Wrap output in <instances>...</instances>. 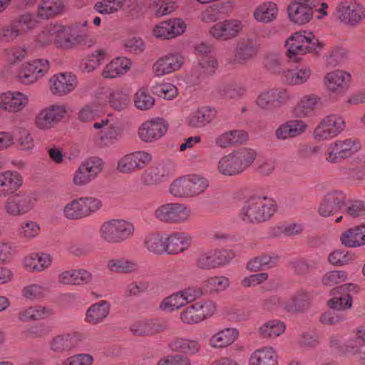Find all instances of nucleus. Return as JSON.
I'll return each mask as SVG.
<instances>
[{"label":"nucleus","mask_w":365,"mask_h":365,"mask_svg":"<svg viewBox=\"0 0 365 365\" xmlns=\"http://www.w3.org/2000/svg\"><path fill=\"white\" fill-rule=\"evenodd\" d=\"M257 153L255 150L242 147L222 156L217 162V168L224 176H237L245 172L255 161Z\"/></svg>","instance_id":"nucleus-1"},{"label":"nucleus","mask_w":365,"mask_h":365,"mask_svg":"<svg viewBox=\"0 0 365 365\" xmlns=\"http://www.w3.org/2000/svg\"><path fill=\"white\" fill-rule=\"evenodd\" d=\"M135 230V225L130 221L115 218L101 224L98 235L104 242L118 244L130 239L134 235Z\"/></svg>","instance_id":"nucleus-2"},{"label":"nucleus","mask_w":365,"mask_h":365,"mask_svg":"<svg viewBox=\"0 0 365 365\" xmlns=\"http://www.w3.org/2000/svg\"><path fill=\"white\" fill-rule=\"evenodd\" d=\"M102 207L101 199L93 196H82L66 203L61 209V215L68 220H81L93 215Z\"/></svg>","instance_id":"nucleus-3"},{"label":"nucleus","mask_w":365,"mask_h":365,"mask_svg":"<svg viewBox=\"0 0 365 365\" xmlns=\"http://www.w3.org/2000/svg\"><path fill=\"white\" fill-rule=\"evenodd\" d=\"M276 211V204L266 198H253L245 202L240 210V218L246 223H259L268 220Z\"/></svg>","instance_id":"nucleus-4"},{"label":"nucleus","mask_w":365,"mask_h":365,"mask_svg":"<svg viewBox=\"0 0 365 365\" xmlns=\"http://www.w3.org/2000/svg\"><path fill=\"white\" fill-rule=\"evenodd\" d=\"M286 46L289 57L293 58L320 49L322 43L313 32L304 30L292 34L286 41Z\"/></svg>","instance_id":"nucleus-5"},{"label":"nucleus","mask_w":365,"mask_h":365,"mask_svg":"<svg viewBox=\"0 0 365 365\" xmlns=\"http://www.w3.org/2000/svg\"><path fill=\"white\" fill-rule=\"evenodd\" d=\"M68 110V106L64 103L49 104L42 108L36 115L35 127L40 131H48L66 117Z\"/></svg>","instance_id":"nucleus-6"},{"label":"nucleus","mask_w":365,"mask_h":365,"mask_svg":"<svg viewBox=\"0 0 365 365\" xmlns=\"http://www.w3.org/2000/svg\"><path fill=\"white\" fill-rule=\"evenodd\" d=\"M104 163L102 159L91 157L86 159L75 170L71 182L77 187H85L95 180L102 172Z\"/></svg>","instance_id":"nucleus-7"},{"label":"nucleus","mask_w":365,"mask_h":365,"mask_svg":"<svg viewBox=\"0 0 365 365\" xmlns=\"http://www.w3.org/2000/svg\"><path fill=\"white\" fill-rule=\"evenodd\" d=\"M153 160V155L146 150H135L118 158L115 170L120 174H133L147 167Z\"/></svg>","instance_id":"nucleus-8"},{"label":"nucleus","mask_w":365,"mask_h":365,"mask_svg":"<svg viewBox=\"0 0 365 365\" xmlns=\"http://www.w3.org/2000/svg\"><path fill=\"white\" fill-rule=\"evenodd\" d=\"M4 202L3 213L7 217H21L31 212L36 203V199L31 195L16 192Z\"/></svg>","instance_id":"nucleus-9"},{"label":"nucleus","mask_w":365,"mask_h":365,"mask_svg":"<svg viewBox=\"0 0 365 365\" xmlns=\"http://www.w3.org/2000/svg\"><path fill=\"white\" fill-rule=\"evenodd\" d=\"M154 215L161 222L183 223L190 221L192 211L189 207L184 204L172 202L158 207L155 210Z\"/></svg>","instance_id":"nucleus-10"},{"label":"nucleus","mask_w":365,"mask_h":365,"mask_svg":"<svg viewBox=\"0 0 365 365\" xmlns=\"http://www.w3.org/2000/svg\"><path fill=\"white\" fill-rule=\"evenodd\" d=\"M336 14L343 24L355 26L365 18V7L356 0H343L336 7Z\"/></svg>","instance_id":"nucleus-11"},{"label":"nucleus","mask_w":365,"mask_h":365,"mask_svg":"<svg viewBox=\"0 0 365 365\" xmlns=\"http://www.w3.org/2000/svg\"><path fill=\"white\" fill-rule=\"evenodd\" d=\"M360 149V144L353 139L336 140L327 145L326 161L331 164L339 163L341 160L351 157Z\"/></svg>","instance_id":"nucleus-12"},{"label":"nucleus","mask_w":365,"mask_h":365,"mask_svg":"<svg viewBox=\"0 0 365 365\" xmlns=\"http://www.w3.org/2000/svg\"><path fill=\"white\" fill-rule=\"evenodd\" d=\"M346 126L343 117L330 114L324 117L314 131V138L318 141L328 140L338 136Z\"/></svg>","instance_id":"nucleus-13"},{"label":"nucleus","mask_w":365,"mask_h":365,"mask_svg":"<svg viewBox=\"0 0 365 365\" xmlns=\"http://www.w3.org/2000/svg\"><path fill=\"white\" fill-rule=\"evenodd\" d=\"M48 85L51 94L64 96L76 90L78 86V78L72 72H59L49 78Z\"/></svg>","instance_id":"nucleus-14"},{"label":"nucleus","mask_w":365,"mask_h":365,"mask_svg":"<svg viewBox=\"0 0 365 365\" xmlns=\"http://www.w3.org/2000/svg\"><path fill=\"white\" fill-rule=\"evenodd\" d=\"M168 129V122L156 117L143 122L137 130L138 138L143 143H154L163 138Z\"/></svg>","instance_id":"nucleus-15"},{"label":"nucleus","mask_w":365,"mask_h":365,"mask_svg":"<svg viewBox=\"0 0 365 365\" xmlns=\"http://www.w3.org/2000/svg\"><path fill=\"white\" fill-rule=\"evenodd\" d=\"M49 70V62L45 58L33 59L24 63L18 78L24 84H33L44 76Z\"/></svg>","instance_id":"nucleus-16"},{"label":"nucleus","mask_w":365,"mask_h":365,"mask_svg":"<svg viewBox=\"0 0 365 365\" xmlns=\"http://www.w3.org/2000/svg\"><path fill=\"white\" fill-rule=\"evenodd\" d=\"M96 98L99 102L109 105L117 111L125 110L130 103L128 93L121 88H101L96 92Z\"/></svg>","instance_id":"nucleus-17"},{"label":"nucleus","mask_w":365,"mask_h":365,"mask_svg":"<svg viewBox=\"0 0 365 365\" xmlns=\"http://www.w3.org/2000/svg\"><path fill=\"white\" fill-rule=\"evenodd\" d=\"M105 127H107L106 130L97 140V143L101 147L111 146L115 144L120 138V131L113 113H109L106 118L93 124V128L96 130H101Z\"/></svg>","instance_id":"nucleus-18"},{"label":"nucleus","mask_w":365,"mask_h":365,"mask_svg":"<svg viewBox=\"0 0 365 365\" xmlns=\"http://www.w3.org/2000/svg\"><path fill=\"white\" fill-rule=\"evenodd\" d=\"M244 29L243 23L237 19H229L212 24L209 35L216 40H230L240 35Z\"/></svg>","instance_id":"nucleus-19"},{"label":"nucleus","mask_w":365,"mask_h":365,"mask_svg":"<svg viewBox=\"0 0 365 365\" xmlns=\"http://www.w3.org/2000/svg\"><path fill=\"white\" fill-rule=\"evenodd\" d=\"M27 93L19 91H8L0 93V110L17 113L24 110L29 104Z\"/></svg>","instance_id":"nucleus-20"},{"label":"nucleus","mask_w":365,"mask_h":365,"mask_svg":"<svg viewBox=\"0 0 365 365\" xmlns=\"http://www.w3.org/2000/svg\"><path fill=\"white\" fill-rule=\"evenodd\" d=\"M235 255L232 250H211L202 252L197 259V266L200 269H214L230 262Z\"/></svg>","instance_id":"nucleus-21"},{"label":"nucleus","mask_w":365,"mask_h":365,"mask_svg":"<svg viewBox=\"0 0 365 365\" xmlns=\"http://www.w3.org/2000/svg\"><path fill=\"white\" fill-rule=\"evenodd\" d=\"M351 74L344 69H334L327 72L323 78V84L331 93H342L349 87Z\"/></svg>","instance_id":"nucleus-22"},{"label":"nucleus","mask_w":365,"mask_h":365,"mask_svg":"<svg viewBox=\"0 0 365 365\" xmlns=\"http://www.w3.org/2000/svg\"><path fill=\"white\" fill-rule=\"evenodd\" d=\"M64 28L63 41L60 43L64 49L71 48L86 38L88 32V21L86 19H81L68 26L64 25Z\"/></svg>","instance_id":"nucleus-23"},{"label":"nucleus","mask_w":365,"mask_h":365,"mask_svg":"<svg viewBox=\"0 0 365 365\" xmlns=\"http://www.w3.org/2000/svg\"><path fill=\"white\" fill-rule=\"evenodd\" d=\"M175 170L174 163L163 161L145 170L142 175V180L147 185L158 184L171 177Z\"/></svg>","instance_id":"nucleus-24"},{"label":"nucleus","mask_w":365,"mask_h":365,"mask_svg":"<svg viewBox=\"0 0 365 365\" xmlns=\"http://www.w3.org/2000/svg\"><path fill=\"white\" fill-rule=\"evenodd\" d=\"M52 263V255L44 252L28 253L21 260L23 268L31 273L42 272L49 269Z\"/></svg>","instance_id":"nucleus-25"},{"label":"nucleus","mask_w":365,"mask_h":365,"mask_svg":"<svg viewBox=\"0 0 365 365\" xmlns=\"http://www.w3.org/2000/svg\"><path fill=\"white\" fill-rule=\"evenodd\" d=\"M24 185L22 175L16 170L0 171V198L16 193Z\"/></svg>","instance_id":"nucleus-26"},{"label":"nucleus","mask_w":365,"mask_h":365,"mask_svg":"<svg viewBox=\"0 0 365 365\" xmlns=\"http://www.w3.org/2000/svg\"><path fill=\"white\" fill-rule=\"evenodd\" d=\"M289 92L283 88H271L261 91L256 98L257 106L262 109H268L271 103L277 102L279 105L290 100Z\"/></svg>","instance_id":"nucleus-27"},{"label":"nucleus","mask_w":365,"mask_h":365,"mask_svg":"<svg viewBox=\"0 0 365 365\" xmlns=\"http://www.w3.org/2000/svg\"><path fill=\"white\" fill-rule=\"evenodd\" d=\"M168 347L173 352L188 356H197L202 352L200 340L190 337H174L168 341Z\"/></svg>","instance_id":"nucleus-28"},{"label":"nucleus","mask_w":365,"mask_h":365,"mask_svg":"<svg viewBox=\"0 0 365 365\" xmlns=\"http://www.w3.org/2000/svg\"><path fill=\"white\" fill-rule=\"evenodd\" d=\"M240 336L239 330L232 327H225L214 331L209 339V345L214 349H225L234 344Z\"/></svg>","instance_id":"nucleus-29"},{"label":"nucleus","mask_w":365,"mask_h":365,"mask_svg":"<svg viewBox=\"0 0 365 365\" xmlns=\"http://www.w3.org/2000/svg\"><path fill=\"white\" fill-rule=\"evenodd\" d=\"M65 28L63 24L57 22L51 24L39 33L36 38V42L41 46L53 43L57 47L64 48L60 43L63 41V34Z\"/></svg>","instance_id":"nucleus-30"},{"label":"nucleus","mask_w":365,"mask_h":365,"mask_svg":"<svg viewBox=\"0 0 365 365\" xmlns=\"http://www.w3.org/2000/svg\"><path fill=\"white\" fill-rule=\"evenodd\" d=\"M133 66L131 60L127 57L118 56L106 63L102 71L101 76L104 78H116L128 73Z\"/></svg>","instance_id":"nucleus-31"},{"label":"nucleus","mask_w":365,"mask_h":365,"mask_svg":"<svg viewBox=\"0 0 365 365\" xmlns=\"http://www.w3.org/2000/svg\"><path fill=\"white\" fill-rule=\"evenodd\" d=\"M166 254L177 255L188 250L192 237L185 232H175L165 234Z\"/></svg>","instance_id":"nucleus-32"},{"label":"nucleus","mask_w":365,"mask_h":365,"mask_svg":"<svg viewBox=\"0 0 365 365\" xmlns=\"http://www.w3.org/2000/svg\"><path fill=\"white\" fill-rule=\"evenodd\" d=\"M216 111L214 108L202 107L193 109L185 117V123L192 128H203L210 123L215 118Z\"/></svg>","instance_id":"nucleus-33"},{"label":"nucleus","mask_w":365,"mask_h":365,"mask_svg":"<svg viewBox=\"0 0 365 365\" xmlns=\"http://www.w3.org/2000/svg\"><path fill=\"white\" fill-rule=\"evenodd\" d=\"M289 21L298 26L308 24L313 19V11L299 0H292L287 7Z\"/></svg>","instance_id":"nucleus-34"},{"label":"nucleus","mask_w":365,"mask_h":365,"mask_svg":"<svg viewBox=\"0 0 365 365\" xmlns=\"http://www.w3.org/2000/svg\"><path fill=\"white\" fill-rule=\"evenodd\" d=\"M57 279L61 284L82 285L91 281L92 274L85 269H71L60 272Z\"/></svg>","instance_id":"nucleus-35"},{"label":"nucleus","mask_w":365,"mask_h":365,"mask_svg":"<svg viewBox=\"0 0 365 365\" xmlns=\"http://www.w3.org/2000/svg\"><path fill=\"white\" fill-rule=\"evenodd\" d=\"M278 354L274 348L265 346L254 350L248 358V365H278Z\"/></svg>","instance_id":"nucleus-36"},{"label":"nucleus","mask_w":365,"mask_h":365,"mask_svg":"<svg viewBox=\"0 0 365 365\" xmlns=\"http://www.w3.org/2000/svg\"><path fill=\"white\" fill-rule=\"evenodd\" d=\"M312 74V71L309 66H301L284 70L282 73V79L286 84L300 86L308 82Z\"/></svg>","instance_id":"nucleus-37"},{"label":"nucleus","mask_w":365,"mask_h":365,"mask_svg":"<svg viewBox=\"0 0 365 365\" xmlns=\"http://www.w3.org/2000/svg\"><path fill=\"white\" fill-rule=\"evenodd\" d=\"M63 0H41L38 4L36 14L43 19H48L62 15L66 11Z\"/></svg>","instance_id":"nucleus-38"},{"label":"nucleus","mask_w":365,"mask_h":365,"mask_svg":"<svg viewBox=\"0 0 365 365\" xmlns=\"http://www.w3.org/2000/svg\"><path fill=\"white\" fill-rule=\"evenodd\" d=\"M248 140V134L243 130H230L219 135L215 140V145L220 148L243 144Z\"/></svg>","instance_id":"nucleus-39"},{"label":"nucleus","mask_w":365,"mask_h":365,"mask_svg":"<svg viewBox=\"0 0 365 365\" xmlns=\"http://www.w3.org/2000/svg\"><path fill=\"white\" fill-rule=\"evenodd\" d=\"M341 242L348 247H359L365 245V224L349 228L343 232Z\"/></svg>","instance_id":"nucleus-40"},{"label":"nucleus","mask_w":365,"mask_h":365,"mask_svg":"<svg viewBox=\"0 0 365 365\" xmlns=\"http://www.w3.org/2000/svg\"><path fill=\"white\" fill-rule=\"evenodd\" d=\"M165 234L155 232L147 234L143 240V247L153 255H161L166 253Z\"/></svg>","instance_id":"nucleus-41"},{"label":"nucleus","mask_w":365,"mask_h":365,"mask_svg":"<svg viewBox=\"0 0 365 365\" xmlns=\"http://www.w3.org/2000/svg\"><path fill=\"white\" fill-rule=\"evenodd\" d=\"M320 98L315 94L304 95L299 98L292 109L293 115L297 118H306L319 106Z\"/></svg>","instance_id":"nucleus-42"},{"label":"nucleus","mask_w":365,"mask_h":365,"mask_svg":"<svg viewBox=\"0 0 365 365\" xmlns=\"http://www.w3.org/2000/svg\"><path fill=\"white\" fill-rule=\"evenodd\" d=\"M287 329L284 322L278 319H271L264 322L258 329L259 335L267 339H275L282 336Z\"/></svg>","instance_id":"nucleus-43"},{"label":"nucleus","mask_w":365,"mask_h":365,"mask_svg":"<svg viewBox=\"0 0 365 365\" xmlns=\"http://www.w3.org/2000/svg\"><path fill=\"white\" fill-rule=\"evenodd\" d=\"M110 312V304L106 301H101L91 305L85 316L86 322L96 324L103 322Z\"/></svg>","instance_id":"nucleus-44"},{"label":"nucleus","mask_w":365,"mask_h":365,"mask_svg":"<svg viewBox=\"0 0 365 365\" xmlns=\"http://www.w3.org/2000/svg\"><path fill=\"white\" fill-rule=\"evenodd\" d=\"M53 309L49 307L34 305L19 312L18 318L21 322L38 321L51 317Z\"/></svg>","instance_id":"nucleus-45"},{"label":"nucleus","mask_w":365,"mask_h":365,"mask_svg":"<svg viewBox=\"0 0 365 365\" xmlns=\"http://www.w3.org/2000/svg\"><path fill=\"white\" fill-rule=\"evenodd\" d=\"M48 346L56 353L69 351L76 346V336L71 333L56 335L49 341Z\"/></svg>","instance_id":"nucleus-46"},{"label":"nucleus","mask_w":365,"mask_h":365,"mask_svg":"<svg viewBox=\"0 0 365 365\" xmlns=\"http://www.w3.org/2000/svg\"><path fill=\"white\" fill-rule=\"evenodd\" d=\"M276 4L267 1L259 4L253 13L254 19L259 23L269 24L276 19L278 15Z\"/></svg>","instance_id":"nucleus-47"},{"label":"nucleus","mask_w":365,"mask_h":365,"mask_svg":"<svg viewBox=\"0 0 365 365\" xmlns=\"http://www.w3.org/2000/svg\"><path fill=\"white\" fill-rule=\"evenodd\" d=\"M107 268L113 272L130 274L137 272L138 262L125 258H112L107 262Z\"/></svg>","instance_id":"nucleus-48"},{"label":"nucleus","mask_w":365,"mask_h":365,"mask_svg":"<svg viewBox=\"0 0 365 365\" xmlns=\"http://www.w3.org/2000/svg\"><path fill=\"white\" fill-rule=\"evenodd\" d=\"M47 293L48 288L37 283L26 284L21 289L22 297L29 302H38L45 298Z\"/></svg>","instance_id":"nucleus-49"},{"label":"nucleus","mask_w":365,"mask_h":365,"mask_svg":"<svg viewBox=\"0 0 365 365\" xmlns=\"http://www.w3.org/2000/svg\"><path fill=\"white\" fill-rule=\"evenodd\" d=\"M41 232V225L33 220H24L19 225L17 233L20 238L31 240L37 238Z\"/></svg>","instance_id":"nucleus-50"},{"label":"nucleus","mask_w":365,"mask_h":365,"mask_svg":"<svg viewBox=\"0 0 365 365\" xmlns=\"http://www.w3.org/2000/svg\"><path fill=\"white\" fill-rule=\"evenodd\" d=\"M191 305L202 322L211 318L217 313V311L216 302L210 299L200 300Z\"/></svg>","instance_id":"nucleus-51"},{"label":"nucleus","mask_w":365,"mask_h":365,"mask_svg":"<svg viewBox=\"0 0 365 365\" xmlns=\"http://www.w3.org/2000/svg\"><path fill=\"white\" fill-rule=\"evenodd\" d=\"M344 351L356 354L365 350V329H360L344 344Z\"/></svg>","instance_id":"nucleus-52"},{"label":"nucleus","mask_w":365,"mask_h":365,"mask_svg":"<svg viewBox=\"0 0 365 365\" xmlns=\"http://www.w3.org/2000/svg\"><path fill=\"white\" fill-rule=\"evenodd\" d=\"M155 99L145 88H139L133 96L134 106L140 110H148L155 105Z\"/></svg>","instance_id":"nucleus-53"},{"label":"nucleus","mask_w":365,"mask_h":365,"mask_svg":"<svg viewBox=\"0 0 365 365\" xmlns=\"http://www.w3.org/2000/svg\"><path fill=\"white\" fill-rule=\"evenodd\" d=\"M16 143L19 150L27 153H33L36 147L34 136L26 128L18 130Z\"/></svg>","instance_id":"nucleus-54"},{"label":"nucleus","mask_w":365,"mask_h":365,"mask_svg":"<svg viewBox=\"0 0 365 365\" xmlns=\"http://www.w3.org/2000/svg\"><path fill=\"white\" fill-rule=\"evenodd\" d=\"M349 50L340 45L333 47L326 56L327 63L333 67L342 65L349 58Z\"/></svg>","instance_id":"nucleus-55"},{"label":"nucleus","mask_w":365,"mask_h":365,"mask_svg":"<svg viewBox=\"0 0 365 365\" xmlns=\"http://www.w3.org/2000/svg\"><path fill=\"white\" fill-rule=\"evenodd\" d=\"M186 176L190 197H195L203 193L209 187V180L205 177L195 174Z\"/></svg>","instance_id":"nucleus-56"},{"label":"nucleus","mask_w":365,"mask_h":365,"mask_svg":"<svg viewBox=\"0 0 365 365\" xmlns=\"http://www.w3.org/2000/svg\"><path fill=\"white\" fill-rule=\"evenodd\" d=\"M107 53L103 49H98L90 53L83 63V71L92 73L95 71L104 61Z\"/></svg>","instance_id":"nucleus-57"},{"label":"nucleus","mask_w":365,"mask_h":365,"mask_svg":"<svg viewBox=\"0 0 365 365\" xmlns=\"http://www.w3.org/2000/svg\"><path fill=\"white\" fill-rule=\"evenodd\" d=\"M204 287L210 292L219 293L226 290L230 285V279L218 275L208 277L204 281Z\"/></svg>","instance_id":"nucleus-58"},{"label":"nucleus","mask_w":365,"mask_h":365,"mask_svg":"<svg viewBox=\"0 0 365 365\" xmlns=\"http://www.w3.org/2000/svg\"><path fill=\"white\" fill-rule=\"evenodd\" d=\"M169 193L175 197H191L187 176H183L173 180L168 187Z\"/></svg>","instance_id":"nucleus-59"},{"label":"nucleus","mask_w":365,"mask_h":365,"mask_svg":"<svg viewBox=\"0 0 365 365\" xmlns=\"http://www.w3.org/2000/svg\"><path fill=\"white\" fill-rule=\"evenodd\" d=\"M101 102H91L81 107L78 113V118L83 123L91 122L101 113Z\"/></svg>","instance_id":"nucleus-60"},{"label":"nucleus","mask_w":365,"mask_h":365,"mask_svg":"<svg viewBox=\"0 0 365 365\" xmlns=\"http://www.w3.org/2000/svg\"><path fill=\"white\" fill-rule=\"evenodd\" d=\"M185 306L183 299L178 291L164 298L160 302L159 308L163 312H173Z\"/></svg>","instance_id":"nucleus-61"},{"label":"nucleus","mask_w":365,"mask_h":365,"mask_svg":"<svg viewBox=\"0 0 365 365\" xmlns=\"http://www.w3.org/2000/svg\"><path fill=\"white\" fill-rule=\"evenodd\" d=\"M257 54L255 46L245 42H239L235 48V61L237 63H244L252 58Z\"/></svg>","instance_id":"nucleus-62"},{"label":"nucleus","mask_w":365,"mask_h":365,"mask_svg":"<svg viewBox=\"0 0 365 365\" xmlns=\"http://www.w3.org/2000/svg\"><path fill=\"white\" fill-rule=\"evenodd\" d=\"M123 0H101L94 5L95 10L101 14H113L123 9Z\"/></svg>","instance_id":"nucleus-63"},{"label":"nucleus","mask_w":365,"mask_h":365,"mask_svg":"<svg viewBox=\"0 0 365 365\" xmlns=\"http://www.w3.org/2000/svg\"><path fill=\"white\" fill-rule=\"evenodd\" d=\"M93 356L88 353L76 354L65 359L61 365H93Z\"/></svg>","instance_id":"nucleus-64"}]
</instances>
